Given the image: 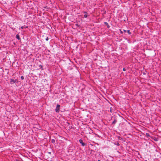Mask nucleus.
<instances>
[{
    "label": "nucleus",
    "instance_id": "f257e3e1",
    "mask_svg": "<svg viewBox=\"0 0 161 161\" xmlns=\"http://www.w3.org/2000/svg\"><path fill=\"white\" fill-rule=\"evenodd\" d=\"M60 106L59 104H57L56 108L55 109V111L56 112L58 113L59 111L60 108Z\"/></svg>",
    "mask_w": 161,
    "mask_h": 161
},
{
    "label": "nucleus",
    "instance_id": "7ed1b4c3",
    "mask_svg": "<svg viewBox=\"0 0 161 161\" xmlns=\"http://www.w3.org/2000/svg\"><path fill=\"white\" fill-rule=\"evenodd\" d=\"M16 37L18 40H20V38L19 37V35H17L16 36Z\"/></svg>",
    "mask_w": 161,
    "mask_h": 161
},
{
    "label": "nucleus",
    "instance_id": "dca6fc26",
    "mask_svg": "<svg viewBox=\"0 0 161 161\" xmlns=\"http://www.w3.org/2000/svg\"><path fill=\"white\" fill-rule=\"evenodd\" d=\"M24 28V26H22V27H21V29H22Z\"/></svg>",
    "mask_w": 161,
    "mask_h": 161
},
{
    "label": "nucleus",
    "instance_id": "9b49d317",
    "mask_svg": "<svg viewBox=\"0 0 161 161\" xmlns=\"http://www.w3.org/2000/svg\"><path fill=\"white\" fill-rule=\"evenodd\" d=\"M20 78H21V79H22V80H23V79H24V77H23V76H21Z\"/></svg>",
    "mask_w": 161,
    "mask_h": 161
},
{
    "label": "nucleus",
    "instance_id": "9d476101",
    "mask_svg": "<svg viewBox=\"0 0 161 161\" xmlns=\"http://www.w3.org/2000/svg\"><path fill=\"white\" fill-rule=\"evenodd\" d=\"M52 142L53 143H54L55 142V140L54 139H52Z\"/></svg>",
    "mask_w": 161,
    "mask_h": 161
},
{
    "label": "nucleus",
    "instance_id": "ddd939ff",
    "mask_svg": "<svg viewBox=\"0 0 161 161\" xmlns=\"http://www.w3.org/2000/svg\"><path fill=\"white\" fill-rule=\"evenodd\" d=\"M45 39H46V41H48V37H47Z\"/></svg>",
    "mask_w": 161,
    "mask_h": 161
},
{
    "label": "nucleus",
    "instance_id": "2eb2a0df",
    "mask_svg": "<svg viewBox=\"0 0 161 161\" xmlns=\"http://www.w3.org/2000/svg\"><path fill=\"white\" fill-rule=\"evenodd\" d=\"M127 31H126V30H124V32L125 33L126 32H127Z\"/></svg>",
    "mask_w": 161,
    "mask_h": 161
},
{
    "label": "nucleus",
    "instance_id": "f8f14e48",
    "mask_svg": "<svg viewBox=\"0 0 161 161\" xmlns=\"http://www.w3.org/2000/svg\"><path fill=\"white\" fill-rule=\"evenodd\" d=\"M84 17L85 18H86L87 17V15L86 14H85L84 15Z\"/></svg>",
    "mask_w": 161,
    "mask_h": 161
},
{
    "label": "nucleus",
    "instance_id": "f3484780",
    "mask_svg": "<svg viewBox=\"0 0 161 161\" xmlns=\"http://www.w3.org/2000/svg\"><path fill=\"white\" fill-rule=\"evenodd\" d=\"M98 161H101L100 160H98Z\"/></svg>",
    "mask_w": 161,
    "mask_h": 161
},
{
    "label": "nucleus",
    "instance_id": "423d86ee",
    "mask_svg": "<svg viewBox=\"0 0 161 161\" xmlns=\"http://www.w3.org/2000/svg\"><path fill=\"white\" fill-rule=\"evenodd\" d=\"M117 122V120L115 119L114 120V121L112 122V124H115Z\"/></svg>",
    "mask_w": 161,
    "mask_h": 161
},
{
    "label": "nucleus",
    "instance_id": "20e7f679",
    "mask_svg": "<svg viewBox=\"0 0 161 161\" xmlns=\"http://www.w3.org/2000/svg\"><path fill=\"white\" fill-rule=\"evenodd\" d=\"M10 82L12 83H15V81L13 79H11L10 80Z\"/></svg>",
    "mask_w": 161,
    "mask_h": 161
},
{
    "label": "nucleus",
    "instance_id": "1a4fd4ad",
    "mask_svg": "<svg viewBox=\"0 0 161 161\" xmlns=\"http://www.w3.org/2000/svg\"><path fill=\"white\" fill-rule=\"evenodd\" d=\"M115 144L116 145H117L118 146H119V143L118 142H115Z\"/></svg>",
    "mask_w": 161,
    "mask_h": 161
},
{
    "label": "nucleus",
    "instance_id": "f03ea898",
    "mask_svg": "<svg viewBox=\"0 0 161 161\" xmlns=\"http://www.w3.org/2000/svg\"><path fill=\"white\" fill-rule=\"evenodd\" d=\"M80 143L81 144L82 146H85V144L83 142V141L81 139H80L79 141Z\"/></svg>",
    "mask_w": 161,
    "mask_h": 161
},
{
    "label": "nucleus",
    "instance_id": "4468645a",
    "mask_svg": "<svg viewBox=\"0 0 161 161\" xmlns=\"http://www.w3.org/2000/svg\"><path fill=\"white\" fill-rule=\"evenodd\" d=\"M123 70L124 71H126V69H125V68H123Z\"/></svg>",
    "mask_w": 161,
    "mask_h": 161
},
{
    "label": "nucleus",
    "instance_id": "0eeeda50",
    "mask_svg": "<svg viewBox=\"0 0 161 161\" xmlns=\"http://www.w3.org/2000/svg\"><path fill=\"white\" fill-rule=\"evenodd\" d=\"M105 25L107 26V27H108L109 28V25H108V23L107 22H105Z\"/></svg>",
    "mask_w": 161,
    "mask_h": 161
},
{
    "label": "nucleus",
    "instance_id": "39448f33",
    "mask_svg": "<svg viewBox=\"0 0 161 161\" xmlns=\"http://www.w3.org/2000/svg\"><path fill=\"white\" fill-rule=\"evenodd\" d=\"M110 111L111 113H112L113 112V109L112 108H110Z\"/></svg>",
    "mask_w": 161,
    "mask_h": 161
},
{
    "label": "nucleus",
    "instance_id": "6e6552de",
    "mask_svg": "<svg viewBox=\"0 0 161 161\" xmlns=\"http://www.w3.org/2000/svg\"><path fill=\"white\" fill-rule=\"evenodd\" d=\"M127 33H128L129 35H130V34H131V32H130V31L129 30H127Z\"/></svg>",
    "mask_w": 161,
    "mask_h": 161
}]
</instances>
